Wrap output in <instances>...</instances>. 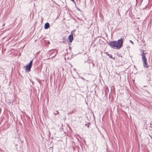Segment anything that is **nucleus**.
Returning <instances> with one entry per match:
<instances>
[{"label": "nucleus", "instance_id": "obj_1", "mask_svg": "<svg viewBox=\"0 0 152 152\" xmlns=\"http://www.w3.org/2000/svg\"><path fill=\"white\" fill-rule=\"evenodd\" d=\"M123 41L124 39L121 38L117 41H110L108 43L111 48L114 49H118L122 47Z\"/></svg>", "mask_w": 152, "mask_h": 152}, {"label": "nucleus", "instance_id": "obj_2", "mask_svg": "<svg viewBox=\"0 0 152 152\" xmlns=\"http://www.w3.org/2000/svg\"><path fill=\"white\" fill-rule=\"evenodd\" d=\"M141 56H142V60L144 67L147 68H148L149 66L147 63L146 56L144 52L142 53Z\"/></svg>", "mask_w": 152, "mask_h": 152}, {"label": "nucleus", "instance_id": "obj_3", "mask_svg": "<svg viewBox=\"0 0 152 152\" xmlns=\"http://www.w3.org/2000/svg\"><path fill=\"white\" fill-rule=\"evenodd\" d=\"M33 59L32 60L29 62V64H27L26 67V72H28L30 71L31 68L32 66V64Z\"/></svg>", "mask_w": 152, "mask_h": 152}, {"label": "nucleus", "instance_id": "obj_4", "mask_svg": "<svg viewBox=\"0 0 152 152\" xmlns=\"http://www.w3.org/2000/svg\"><path fill=\"white\" fill-rule=\"evenodd\" d=\"M68 39L69 40V42L71 43L72 42L73 39V33L72 32L71 33V34L69 36Z\"/></svg>", "mask_w": 152, "mask_h": 152}, {"label": "nucleus", "instance_id": "obj_5", "mask_svg": "<svg viewBox=\"0 0 152 152\" xmlns=\"http://www.w3.org/2000/svg\"><path fill=\"white\" fill-rule=\"evenodd\" d=\"M49 27L50 24L49 23H47L45 24L44 27L45 29H47Z\"/></svg>", "mask_w": 152, "mask_h": 152}, {"label": "nucleus", "instance_id": "obj_6", "mask_svg": "<svg viewBox=\"0 0 152 152\" xmlns=\"http://www.w3.org/2000/svg\"><path fill=\"white\" fill-rule=\"evenodd\" d=\"M54 114L55 115H56L57 114H59V112L58 111H55V112L54 113Z\"/></svg>", "mask_w": 152, "mask_h": 152}, {"label": "nucleus", "instance_id": "obj_7", "mask_svg": "<svg viewBox=\"0 0 152 152\" xmlns=\"http://www.w3.org/2000/svg\"><path fill=\"white\" fill-rule=\"evenodd\" d=\"M107 55L108 56L109 58H112V56L111 54H107Z\"/></svg>", "mask_w": 152, "mask_h": 152}, {"label": "nucleus", "instance_id": "obj_8", "mask_svg": "<svg viewBox=\"0 0 152 152\" xmlns=\"http://www.w3.org/2000/svg\"><path fill=\"white\" fill-rule=\"evenodd\" d=\"M54 53H55V54L54 55V56H55L56 55V54L57 53V51L56 50H55L54 51Z\"/></svg>", "mask_w": 152, "mask_h": 152}, {"label": "nucleus", "instance_id": "obj_9", "mask_svg": "<svg viewBox=\"0 0 152 152\" xmlns=\"http://www.w3.org/2000/svg\"><path fill=\"white\" fill-rule=\"evenodd\" d=\"M129 41L130 42L132 43V44H134V43H133V42L131 40H129Z\"/></svg>", "mask_w": 152, "mask_h": 152}, {"label": "nucleus", "instance_id": "obj_10", "mask_svg": "<svg viewBox=\"0 0 152 152\" xmlns=\"http://www.w3.org/2000/svg\"><path fill=\"white\" fill-rule=\"evenodd\" d=\"M85 126H87L88 127H89L88 125V124H85Z\"/></svg>", "mask_w": 152, "mask_h": 152}, {"label": "nucleus", "instance_id": "obj_11", "mask_svg": "<svg viewBox=\"0 0 152 152\" xmlns=\"http://www.w3.org/2000/svg\"><path fill=\"white\" fill-rule=\"evenodd\" d=\"M92 64H93V66H94V63H92Z\"/></svg>", "mask_w": 152, "mask_h": 152}, {"label": "nucleus", "instance_id": "obj_12", "mask_svg": "<svg viewBox=\"0 0 152 152\" xmlns=\"http://www.w3.org/2000/svg\"><path fill=\"white\" fill-rule=\"evenodd\" d=\"M71 1H73V2H74V0H71Z\"/></svg>", "mask_w": 152, "mask_h": 152}, {"label": "nucleus", "instance_id": "obj_13", "mask_svg": "<svg viewBox=\"0 0 152 152\" xmlns=\"http://www.w3.org/2000/svg\"><path fill=\"white\" fill-rule=\"evenodd\" d=\"M136 4H137V0H136Z\"/></svg>", "mask_w": 152, "mask_h": 152}, {"label": "nucleus", "instance_id": "obj_14", "mask_svg": "<svg viewBox=\"0 0 152 152\" xmlns=\"http://www.w3.org/2000/svg\"><path fill=\"white\" fill-rule=\"evenodd\" d=\"M150 137H151V138L152 139V137L151 136H150Z\"/></svg>", "mask_w": 152, "mask_h": 152}]
</instances>
